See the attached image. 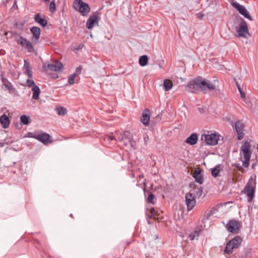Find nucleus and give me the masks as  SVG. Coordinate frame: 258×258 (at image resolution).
<instances>
[{
    "mask_svg": "<svg viewBox=\"0 0 258 258\" xmlns=\"http://www.w3.org/2000/svg\"><path fill=\"white\" fill-rule=\"evenodd\" d=\"M0 122L2 126L4 128H7L9 127L10 122L9 117L5 114L1 115L0 117Z\"/></svg>",
    "mask_w": 258,
    "mask_h": 258,
    "instance_id": "obj_24",
    "label": "nucleus"
},
{
    "mask_svg": "<svg viewBox=\"0 0 258 258\" xmlns=\"http://www.w3.org/2000/svg\"><path fill=\"white\" fill-rule=\"evenodd\" d=\"M185 202L187 211L191 210L196 205L195 197L191 193H187L185 196Z\"/></svg>",
    "mask_w": 258,
    "mask_h": 258,
    "instance_id": "obj_12",
    "label": "nucleus"
},
{
    "mask_svg": "<svg viewBox=\"0 0 258 258\" xmlns=\"http://www.w3.org/2000/svg\"><path fill=\"white\" fill-rule=\"evenodd\" d=\"M154 198H155V196L154 195V194H153L151 192H149L148 198H147L148 202L150 204H155V202L154 201Z\"/></svg>",
    "mask_w": 258,
    "mask_h": 258,
    "instance_id": "obj_35",
    "label": "nucleus"
},
{
    "mask_svg": "<svg viewBox=\"0 0 258 258\" xmlns=\"http://www.w3.org/2000/svg\"><path fill=\"white\" fill-rule=\"evenodd\" d=\"M236 85L237 88H238V86H240V85L237 82H236Z\"/></svg>",
    "mask_w": 258,
    "mask_h": 258,
    "instance_id": "obj_52",
    "label": "nucleus"
},
{
    "mask_svg": "<svg viewBox=\"0 0 258 258\" xmlns=\"http://www.w3.org/2000/svg\"><path fill=\"white\" fill-rule=\"evenodd\" d=\"M151 112L148 108L145 109L142 113L141 118L142 123L145 126H148L150 123Z\"/></svg>",
    "mask_w": 258,
    "mask_h": 258,
    "instance_id": "obj_20",
    "label": "nucleus"
},
{
    "mask_svg": "<svg viewBox=\"0 0 258 258\" xmlns=\"http://www.w3.org/2000/svg\"><path fill=\"white\" fill-rule=\"evenodd\" d=\"M155 239H158V236L157 235H155Z\"/></svg>",
    "mask_w": 258,
    "mask_h": 258,
    "instance_id": "obj_53",
    "label": "nucleus"
},
{
    "mask_svg": "<svg viewBox=\"0 0 258 258\" xmlns=\"http://www.w3.org/2000/svg\"><path fill=\"white\" fill-rule=\"evenodd\" d=\"M238 90L239 92V93L240 94L241 97L243 99V100L244 99H245L246 98L245 94L243 91V90L241 88L240 86H238Z\"/></svg>",
    "mask_w": 258,
    "mask_h": 258,
    "instance_id": "obj_42",
    "label": "nucleus"
},
{
    "mask_svg": "<svg viewBox=\"0 0 258 258\" xmlns=\"http://www.w3.org/2000/svg\"><path fill=\"white\" fill-rule=\"evenodd\" d=\"M74 9L78 11L82 16L86 17L90 11L89 5L82 1V0H74Z\"/></svg>",
    "mask_w": 258,
    "mask_h": 258,
    "instance_id": "obj_4",
    "label": "nucleus"
},
{
    "mask_svg": "<svg viewBox=\"0 0 258 258\" xmlns=\"http://www.w3.org/2000/svg\"><path fill=\"white\" fill-rule=\"evenodd\" d=\"M3 85L5 86L6 90L9 91L11 94H16L17 92L16 89L13 86L12 84L5 77L4 72L2 71L0 75Z\"/></svg>",
    "mask_w": 258,
    "mask_h": 258,
    "instance_id": "obj_8",
    "label": "nucleus"
},
{
    "mask_svg": "<svg viewBox=\"0 0 258 258\" xmlns=\"http://www.w3.org/2000/svg\"><path fill=\"white\" fill-rule=\"evenodd\" d=\"M18 44L27 49L28 52H33L34 51V47L32 43L22 36H20L19 39L17 40Z\"/></svg>",
    "mask_w": 258,
    "mask_h": 258,
    "instance_id": "obj_9",
    "label": "nucleus"
},
{
    "mask_svg": "<svg viewBox=\"0 0 258 258\" xmlns=\"http://www.w3.org/2000/svg\"><path fill=\"white\" fill-rule=\"evenodd\" d=\"M251 145L249 142L245 141L240 148V155L243 156L244 160L242 161V165L244 167L249 166V162L251 155Z\"/></svg>",
    "mask_w": 258,
    "mask_h": 258,
    "instance_id": "obj_3",
    "label": "nucleus"
},
{
    "mask_svg": "<svg viewBox=\"0 0 258 258\" xmlns=\"http://www.w3.org/2000/svg\"><path fill=\"white\" fill-rule=\"evenodd\" d=\"M178 68H180L179 70L178 69V71H180L183 73L185 72L186 68L184 63L183 62L178 61Z\"/></svg>",
    "mask_w": 258,
    "mask_h": 258,
    "instance_id": "obj_36",
    "label": "nucleus"
},
{
    "mask_svg": "<svg viewBox=\"0 0 258 258\" xmlns=\"http://www.w3.org/2000/svg\"><path fill=\"white\" fill-rule=\"evenodd\" d=\"M219 136L216 134H203L201 140L204 141L207 145L214 146L218 144Z\"/></svg>",
    "mask_w": 258,
    "mask_h": 258,
    "instance_id": "obj_7",
    "label": "nucleus"
},
{
    "mask_svg": "<svg viewBox=\"0 0 258 258\" xmlns=\"http://www.w3.org/2000/svg\"><path fill=\"white\" fill-rule=\"evenodd\" d=\"M75 77H76V74H72L71 75L68 79V83L70 85H73L75 83Z\"/></svg>",
    "mask_w": 258,
    "mask_h": 258,
    "instance_id": "obj_37",
    "label": "nucleus"
},
{
    "mask_svg": "<svg viewBox=\"0 0 258 258\" xmlns=\"http://www.w3.org/2000/svg\"><path fill=\"white\" fill-rule=\"evenodd\" d=\"M214 213V211L212 210L210 211V213L208 214V215L207 216V219H209V217L212 215Z\"/></svg>",
    "mask_w": 258,
    "mask_h": 258,
    "instance_id": "obj_47",
    "label": "nucleus"
},
{
    "mask_svg": "<svg viewBox=\"0 0 258 258\" xmlns=\"http://www.w3.org/2000/svg\"><path fill=\"white\" fill-rule=\"evenodd\" d=\"M36 140L41 142L44 145H46L49 143H52V141L50 139L51 136L49 134L42 132L39 134H37Z\"/></svg>",
    "mask_w": 258,
    "mask_h": 258,
    "instance_id": "obj_13",
    "label": "nucleus"
},
{
    "mask_svg": "<svg viewBox=\"0 0 258 258\" xmlns=\"http://www.w3.org/2000/svg\"><path fill=\"white\" fill-rule=\"evenodd\" d=\"M26 83L28 87L32 88V91L33 92L32 99L34 100H38L40 94V89L39 87L36 85L35 82L33 80L28 79L26 81Z\"/></svg>",
    "mask_w": 258,
    "mask_h": 258,
    "instance_id": "obj_10",
    "label": "nucleus"
},
{
    "mask_svg": "<svg viewBox=\"0 0 258 258\" xmlns=\"http://www.w3.org/2000/svg\"><path fill=\"white\" fill-rule=\"evenodd\" d=\"M49 11L52 13H54L56 11V5L55 0H52L49 4Z\"/></svg>",
    "mask_w": 258,
    "mask_h": 258,
    "instance_id": "obj_34",
    "label": "nucleus"
},
{
    "mask_svg": "<svg viewBox=\"0 0 258 258\" xmlns=\"http://www.w3.org/2000/svg\"><path fill=\"white\" fill-rule=\"evenodd\" d=\"M220 170V165H218L212 169V176L214 177H217L219 173Z\"/></svg>",
    "mask_w": 258,
    "mask_h": 258,
    "instance_id": "obj_31",
    "label": "nucleus"
},
{
    "mask_svg": "<svg viewBox=\"0 0 258 258\" xmlns=\"http://www.w3.org/2000/svg\"><path fill=\"white\" fill-rule=\"evenodd\" d=\"M84 47V44L83 43H80L75 48L76 50H79L81 49H82Z\"/></svg>",
    "mask_w": 258,
    "mask_h": 258,
    "instance_id": "obj_45",
    "label": "nucleus"
},
{
    "mask_svg": "<svg viewBox=\"0 0 258 258\" xmlns=\"http://www.w3.org/2000/svg\"><path fill=\"white\" fill-rule=\"evenodd\" d=\"M187 90L192 93H196L200 91L206 93L207 91H212L215 89V86L206 79L202 77H198L190 81L187 84Z\"/></svg>",
    "mask_w": 258,
    "mask_h": 258,
    "instance_id": "obj_1",
    "label": "nucleus"
},
{
    "mask_svg": "<svg viewBox=\"0 0 258 258\" xmlns=\"http://www.w3.org/2000/svg\"><path fill=\"white\" fill-rule=\"evenodd\" d=\"M5 145V143L0 142V146L3 147Z\"/></svg>",
    "mask_w": 258,
    "mask_h": 258,
    "instance_id": "obj_50",
    "label": "nucleus"
},
{
    "mask_svg": "<svg viewBox=\"0 0 258 258\" xmlns=\"http://www.w3.org/2000/svg\"><path fill=\"white\" fill-rule=\"evenodd\" d=\"M127 144H129L130 146L134 149H136V141L133 140V137L131 138V140L127 141Z\"/></svg>",
    "mask_w": 258,
    "mask_h": 258,
    "instance_id": "obj_39",
    "label": "nucleus"
},
{
    "mask_svg": "<svg viewBox=\"0 0 258 258\" xmlns=\"http://www.w3.org/2000/svg\"><path fill=\"white\" fill-rule=\"evenodd\" d=\"M236 31L238 33V37L247 38L250 36L248 31L247 24L246 21L243 19L241 21L239 27L237 28Z\"/></svg>",
    "mask_w": 258,
    "mask_h": 258,
    "instance_id": "obj_6",
    "label": "nucleus"
},
{
    "mask_svg": "<svg viewBox=\"0 0 258 258\" xmlns=\"http://www.w3.org/2000/svg\"><path fill=\"white\" fill-rule=\"evenodd\" d=\"M34 20L36 23L39 24L43 28L45 27L48 23V22L46 20L44 15H43L42 17L40 13H38L35 15L34 17Z\"/></svg>",
    "mask_w": 258,
    "mask_h": 258,
    "instance_id": "obj_22",
    "label": "nucleus"
},
{
    "mask_svg": "<svg viewBox=\"0 0 258 258\" xmlns=\"http://www.w3.org/2000/svg\"><path fill=\"white\" fill-rule=\"evenodd\" d=\"M57 113L59 115H64L67 113V109L63 107L60 106L56 108Z\"/></svg>",
    "mask_w": 258,
    "mask_h": 258,
    "instance_id": "obj_30",
    "label": "nucleus"
},
{
    "mask_svg": "<svg viewBox=\"0 0 258 258\" xmlns=\"http://www.w3.org/2000/svg\"><path fill=\"white\" fill-rule=\"evenodd\" d=\"M241 258H247L246 256H242Z\"/></svg>",
    "mask_w": 258,
    "mask_h": 258,
    "instance_id": "obj_55",
    "label": "nucleus"
},
{
    "mask_svg": "<svg viewBox=\"0 0 258 258\" xmlns=\"http://www.w3.org/2000/svg\"><path fill=\"white\" fill-rule=\"evenodd\" d=\"M37 134H35L32 132H28L27 134H26L24 136L25 138H34L36 139V137Z\"/></svg>",
    "mask_w": 258,
    "mask_h": 258,
    "instance_id": "obj_38",
    "label": "nucleus"
},
{
    "mask_svg": "<svg viewBox=\"0 0 258 258\" xmlns=\"http://www.w3.org/2000/svg\"><path fill=\"white\" fill-rule=\"evenodd\" d=\"M201 231V229L194 231L188 236V237L190 238V239L191 240H194L195 238H196L200 235V233Z\"/></svg>",
    "mask_w": 258,
    "mask_h": 258,
    "instance_id": "obj_32",
    "label": "nucleus"
},
{
    "mask_svg": "<svg viewBox=\"0 0 258 258\" xmlns=\"http://www.w3.org/2000/svg\"><path fill=\"white\" fill-rule=\"evenodd\" d=\"M82 71V68L81 66H79L76 69L75 72L73 74H76V76L78 75L81 74Z\"/></svg>",
    "mask_w": 258,
    "mask_h": 258,
    "instance_id": "obj_44",
    "label": "nucleus"
},
{
    "mask_svg": "<svg viewBox=\"0 0 258 258\" xmlns=\"http://www.w3.org/2000/svg\"><path fill=\"white\" fill-rule=\"evenodd\" d=\"M100 18L96 14L91 15L86 22V27L92 29L95 25H98Z\"/></svg>",
    "mask_w": 258,
    "mask_h": 258,
    "instance_id": "obj_15",
    "label": "nucleus"
},
{
    "mask_svg": "<svg viewBox=\"0 0 258 258\" xmlns=\"http://www.w3.org/2000/svg\"><path fill=\"white\" fill-rule=\"evenodd\" d=\"M43 67L47 68L48 70L52 71L58 72L62 69L63 66L60 61H56L54 63L45 64Z\"/></svg>",
    "mask_w": 258,
    "mask_h": 258,
    "instance_id": "obj_16",
    "label": "nucleus"
},
{
    "mask_svg": "<svg viewBox=\"0 0 258 258\" xmlns=\"http://www.w3.org/2000/svg\"><path fill=\"white\" fill-rule=\"evenodd\" d=\"M243 124L239 120L237 121L235 123V128L238 135L237 139L239 140H242L244 136L243 133Z\"/></svg>",
    "mask_w": 258,
    "mask_h": 258,
    "instance_id": "obj_18",
    "label": "nucleus"
},
{
    "mask_svg": "<svg viewBox=\"0 0 258 258\" xmlns=\"http://www.w3.org/2000/svg\"><path fill=\"white\" fill-rule=\"evenodd\" d=\"M181 109H182L180 111L181 114L180 115V116L182 119L183 118L184 119H186L187 110L186 108L184 106H183L182 107Z\"/></svg>",
    "mask_w": 258,
    "mask_h": 258,
    "instance_id": "obj_33",
    "label": "nucleus"
},
{
    "mask_svg": "<svg viewBox=\"0 0 258 258\" xmlns=\"http://www.w3.org/2000/svg\"><path fill=\"white\" fill-rule=\"evenodd\" d=\"M203 194V188L200 187L197 189L196 192V195L197 197H200Z\"/></svg>",
    "mask_w": 258,
    "mask_h": 258,
    "instance_id": "obj_43",
    "label": "nucleus"
},
{
    "mask_svg": "<svg viewBox=\"0 0 258 258\" xmlns=\"http://www.w3.org/2000/svg\"><path fill=\"white\" fill-rule=\"evenodd\" d=\"M31 121L29 116L26 115H22L20 116V123L22 125H28Z\"/></svg>",
    "mask_w": 258,
    "mask_h": 258,
    "instance_id": "obj_26",
    "label": "nucleus"
},
{
    "mask_svg": "<svg viewBox=\"0 0 258 258\" xmlns=\"http://www.w3.org/2000/svg\"><path fill=\"white\" fill-rule=\"evenodd\" d=\"M242 239L239 236H236L230 240L226 244L224 252L228 254L232 253L234 249L238 248L242 242Z\"/></svg>",
    "mask_w": 258,
    "mask_h": 258,
    "instance_id": "obj_5",
    "label": "nucleus"
},
{
    "mask_svg": "<svg viewBox=\"0 0 258 258\" xmlns=\"http://www.w3.org/2000/svg\"><path fill=\"white\" fill-rule=\"evenodd\" d=\"M256 182L251 177L246 183L244 188L241 191V194H244L247 198V201L251 203L255 197Z\"/></svg>",
    "mask_w": 258,
    "mask_h": 258,
    "instance_id": "obj_2",
    "label": "nucleus"
},
{
    "mask_svg": "<svg viewBox=\"0 0 258 258\" xmlns=\"http://www.w3.org/2000/svg\"><path fill=\"white\" fill-rule=\"evenodd\" d=\"M197 15H198V18H199L200 19H201L204 16V14H203L201 13H198L197 14Z\"/></svg>",
    "mask_w": 258,
    "mask_h": 258,
    "instance_id": "obj_48",
    "label": "nucleus"
},
{
    "mask_svg": "<svg viewBox=\"0 0 258 258\" xmlns=\"http://www.w3.org/2000/svg\"><path fill=\"white\" fill-rule=\"evenodd\" d=\"M180 79L183 82V81H184V80L185 79L183 78L182 77H180Z\"/></svg>",
    "mask_w": 258,
    "mask_h": 258,
    "instance_id": "obj_51",
    "label": "nucleus"
},
{
    "mask_svg": "<svg viewBox=\"0 0 258 258\" xmlns=\"http://www.w3.org/2000/svg\"><path fill=\"white\" fill-rule=\"evenodd\" d=\"M156 216V212L154 208H151L150 209V213L148 215L149 218H152Z\"/></svg>",
    "mask_w": 258,
    "mask_h": 258,
    "instance_id": "obj_41",
    "label": "nucleus"
},
{
    "mask_svg": "<svg viewBox=\"0 0 258 258\" xmlns=\"http://www.w3.org/2000/svg\"><path fill=\"white\" fill-rule=\"evenodd\" d=\"M234 166L236 168H238L239 170H241V169H242V166L238 163L235 164Z\"/></svg>",
    "mask_w": 258,
    "mask_h": 258,
    "instance_id": "obj_46",
    "label": "nucleus"
},
{
    "mask_svg": "<svg viewBox=\"0 0 258 258\" xmlns=\"http://www.w3.org/2000/svg\"><path fill=\"white\" fill-rule=\"evenodd\" d=\"M240 228L239 222L234 220H230L227 225L228 230L231 233H238Z\"/></svg>",
    "mask_w": 258,
    "mask_h": 258,
    "instance_id": "obj_14",
    "label": "nucleus"
},
{
    "mask_svg": "<svg viewBox=\"0 0 258 258\" xmlns=\"http://www.w3.org/2000/svg\"><path fill=\"white\" fill-rule=\"evenodd\" d=\"M198 109L201 113H203L204 111V109L202 108H199Z\"/></svg>",
    "mask_w": 258,
    "mask_h": 258,
    "instance_id": "obj_49",
    "label": "nucleus"
},
{
    "mask_svg": "<svg viewBox=\"0 0 258 258\" xmlns=\"http://www.w3.org/2000/svg\"><path fill=\"white\" fill-rule=\"evenodd\" d=\"M172 86L173 84L171 81L168 79L164 80L163 82V88L165 91H169Z\"/></svg>",
    "mask_w": 258,
    "mask_h": 258,
    "instance_id": "obj_28",
    "label": "nucleus"
},
{
    "mask_svg": "<svg viewBox=\"0 0 258 258\" xmlns=\"http://www.w3.org/2000/svg\"><path fill=\"white\" fill-rule=\"evenodd\" d=\"M148 57L147 55L141 56L139 59V63L141 67H145L148 63Z\"/></svg>",
    "mask_w": 258,
    "mask_h": 258,
    "instance_id": "obj_29",
    "label": "nucleus"
},
{
    "mask_svg": "<svg viewBox=\"0 0 258 258\" xmlns=\"http://www.w3.org/2000/svg\"><path fill=\"white\" fill-rule=\"evenodd\" d=\"M24 68L26 69L27 75L29 78H32L33 75L31 68L30 67V63L26 59L24 60Z\"/></svg>",
    "mask_w": 258,
    "mask_h": 258,
    "instance_id": "obj_27",
    "label": "nucleus"
},
{
    "mask_svg": "<svg viewBox=\"0 0 258 258\" xmlns=\"http://www.w3.org/2000/svg\"><path fill=\"white\" fill-rule=\"evenodd\" d=\"M132 136L131 133L128 131H125L123 133L121 134L118 138V140L120 142H123L125 145H127V141L131 140Z\"/></svg>",
    "mask_w": 258,
    "mask_h": 258,
    "instance_id": "obj_23",
    "label": "nucleus"
},
{
    "mask_svg": "<svg viewBox=\"0 0 258 258\" xmlns=\"http://www.w3.org/2000/svg\"><path fill=\"white\" fill-rule=\"evenodd\" d=\"M198 141V135L196 133L192 134L185 140V142L190 145H194Z\"/></svg>",
    "mask_w": 258,
    "mask_h": 258,
    "instance_id": "obj_25",
    "label": "nucleus"
},
{
    "mask_svg": "<svg viewBox=\"0 0 258 258\" xmlns=\"http://www.w3.org/2000/svg\"><path fill=\"white\" fill-rule=\"evenodd\" d=\"M232 5L235 9L237 10L239 13L243 16L245 18L249 20L250 21L252 20V19L250 16L249 12L243 6L240 5L237 2H233Z\"/></svg>",
    "mask_w": 258,
    "mask_h": 258,
    "instance_id": "obj_11",
    "label": "nucleus"
},
{
    "mask_svg": "<svg viewBox=\"0 0 258 258\" xmlns=\"http://www.w3.org/2000/svg\"><path fill=\"white\" fill-rule=\"evenodd\" d=\"M30 30L31 33L32 34L31 40L35 43H37L40 38L41 33L40 28L37 26H33L30 28Z\"/></svg>",
    "mask_w": 258,
    "mask_h": 258,
    "instance_id": "obj_19",
    "label": "nucleus"
},
{
    "mask_svg": "<svg viewBox=\"0 0 258 258\" xmlns=\"http://www.w3.org/2000/svg\"><path fill=\"white\" fill-rule=\"evenodd\" d=\"M103 139L106 145L110 148H112L114 146L117 140L115 137L113 135V133H111L110 135H105Z\"/></svg>",
    "mask_w": 258,
    "mask_h": 258,
    "instance_id": "obj_17",
    "label": "nucleus"
},
{
    "mask_svg": "<svg viewBox=\"0 0 258 258\" xmlns=\"http://www.w3.org/2000/svg\"><path fill=\"white\" fill-rule=\"evenodd\" d=\"M192 177L195 178V181L202 184L204 182V178L203 175L201 174V170L200 168H196L192 173Z\"/></svg>",
    "mask_w": 258,
    "mask_h": 258,
    "instance_id": "obj_21",
    "label": "nucleus"
},
{
    "mask_svg": "<svg viewBox=\"0 0 258 258\" xmlns=\"http://www.w3.org/2000/svg\"><path fill=\"white\" fill-rule=\"evenodd\" d=\"M44 1H45L46 2H48L50 0H44Z\"/></svg>",
    "mask_w": 258,
    "mask_h": 258,
    "instance_id": "obj_54",
    "label": "nucleus"
},
{
    "mask_svg": "<svg viewBox=\"0 0 258 258\" xmlns=\"http://www.w3.org/2000/svg\"><path fill=\"white\" fill-rule=\"evenodd\" d=\"M244 101L249 108H250L251 109L254 110V108H253V107L252 102L250 99L246 98L244 100Z\"/></svg>",
    "mask_w": 258,
    "mask_h": 258,
    "instance_id": "obj_40",
    "label": "nucleus"
}]
</instances>
